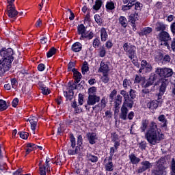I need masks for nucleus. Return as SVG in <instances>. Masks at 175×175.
<instances>
[{
    "mask_svg": "<svg viewBox=\"0 0 175 175\" xmlns=\"http://www.w3.org/2000/svg\"><path fill=\"white\" fill-rule=\"evenodd\" d=\"M141 165L137 169V173H143L144 172H146V170H148V169H151L152 167V165H151V163L148 161H144L141 162Z\"/></svg>",
    "mask_w": 175,
    "mask_h": 175,
    "instance_id": "nucleus-11",
    "label": "nucleus"
},
{
    "mask_svg": "<svg viewBox=\"0 0 175 175\" xmlns=\"http://www.w3.org/2000/svg\"><path fill=\"white\" fill-rule=\"evenodd\" d=\"M158 103H162V100H154L147 103V107L150 110H157L158 109Z\"/></svg>",
    "mask_w": 175,
    "mask_h": 175,
    "instance_id": "nucleus-16",
    "label": "nucleus"
},
{
    "mask_svg": "<svg viewBox=\"0 0 175 175\" xmlns=\"http://www.w3.org/2000/svg\"><path fill=\"white\" fill-rule=\"evenodd\" d=\"M165 91H166V83L163 82L160 86L159 93L158 95V100L162 98V96L165 94Z\"/></svg>",
    "mask_w": 175,
    "mask_h": 175,
    "instance_id": "nucleus-22",
    "label": "nucleus"
},
{
    "mask_svg": "<svg viewBox=\"0 0 175 175\" xmlns=\"http://www.w3.org/2000/svg\"><path fill=\"white\" fill-rule=\"evenodd\" d=\"M27 121L29 122L33 133H35L36 126L38 125V118L36 116H31Z\"/></svg>",
    "mask_w": 175,
    "mask_h": 175,
    "instance_id": "nucleus-14",
    "label": "nucleus"
},
{
    "mask_svg": "<svg viewBox=\"0 0 175 175\" xmlns=\"http://www.w3.org/2000/svg\"><path fill=\"white\" fill-rule=\"evenodd\" d=\"M147 128H148V130ZM140 129L141 132H146V131L145 139H146L150 144L155 146L157 143H159L163 139L162 131L158 128V125L154 121L150 122L147 119L143 120L141 123Z\"/></svg>",
    "mask_w": 175,
    "mask_h": 175,
    "instance_id": "nucleus-1",
    "label": "nucleus"
},
{
    "mask_svg": "<svg viewBox=\"0 0 175 175\" xmlns=\"http://www.w3.org/2000/svg\"><path fill=\"white\" fill-rule=\"evenodd\" d=\"M105 47H107V49H111V47H113V42H111V41L109 40L105 43Z\"/></svg>",
    "mask_w": 175,
    "mask_h": 175,
    "instance_id": "nucleus-61",
    "label": "nucleus"
},
{
    "mask_svg": "<svg viewBox=\"0 0 175 175\" xmlns=\"http://www.w3.org/2000/svg\"><path fill=\"white\" fill-rule=\"evenodd\" d=\"M101 80L104 84H107L110 81V78L109 77V73L103 74L101 77Z\"/></svg>",
    "mask_w": 175,
    "mask_h": 175,
    "instance_id": "nucleus-38",
    "label": "nucleus"
},
{
    "mask_svg": "<svg viewBox=\"0 0 175 175\" xmlns=\"http://www.w3.org/2000/svg\"><path fill=\"white\" fill-rule=\"evenodd\" d=\"M119 24H120L123 28H126L128 25V21L126 20V18H125V16H120Z\"/></svg>",
    "mask_w": 175,
    "mask_h": 175,
    "instance_id": "nucleus-31",
    "label": "nucleus"
},
{
    "mask_svg": "<svg viewBox=\"0 0 175 175\" xmlns=\"http://www.w3.org/2000/svg\"><path fill=\"white\" fill-rule=\"evenodd\" d=\"M86 157L88 158V160L90 161V162H92L93 163H96V161H98V157L95 155L88 154Z\"/></svg>",
    "mask_w": 175,
    "mask_h": 175,
    "instance_id": "nucleus-34",
    "label": "nucleus"
},
{
    "mask_svg": "<svg viewBox=\"0 0 175 175\" xmlns=\"http://www.w3.org/2000/svg\"><path fill=\"white\" fill-rule=\"evenodd\" d=\"M116 151H117V150H116L115 147H111L110 148L109 159H110V160L113 159V155H114Z\"/></svg>",
    "mask_w": 175,
    "mask_h": 175,
    "instance_id": "nucleus-47",
    "label": "nucleus"
},
{
    "mask_svg": "<svg viewBox=\"0 0 175 175\" xmlns=\"http://www.w3.org/2000/svg\"><path fill=\"white\" fill-rule=\"evenodd\" d=\"M109 71H110V68H109V66L105 64V62H101L100 64V68L98 72H100L103 75V74L109 73Z\"/></svg>",
    "mask_w": 175,
    "mask_h": 175,
    "instance_id": "nucleus-17",
    "label": "nucleus"
},
{
    "mask_svg": "<svg viewBox=\"0 0 175 175\" xmlns=\"http://www.w3.org/2000/svg\"><path fill=\"white\" fill-rule=\"evenodd\" d=\"M105 7L107 10H114V9H116L113 1L107 2Z\"/></svg>",
    "mask_w": 175,
    "mask_h": 175,
    "instance_id": "nucleus-42",
    "label": "nucleus"
},
{
    "mask_svg": "<svg viewBox=\"0 0 175 175\" xmlns=\"http://www.w3.org/2000/svg\"><path fill=\"white\" fill-rule=\"evenodd\" d=\"M77 144L79 146H81V144H83V136H81V135L78 136Z\"/></svg>",
    "mask_w": 175,
    "mask_h": 175,
    "instance_id": "nucleus-60",
    "label": "nucleus"
},
{
    "mask_svg": "<svg viewBox=\"0 0 175 175\" xmlns=\"http://www.w3.org/2000/svg\"><path fill=\"white\" fill-rule=\"evenodd\" d=\"M135 10H142V8H143V5L140 3V2H134V5Z\"/></svg>",
    "mask_w": 175,
    "mask_h": 175,
    "instance_id": "nucleus-50",
    "label": "nucleus"
},
{
    "mask_svg": "<svg viewBox=\"0 0 175 175\" xmlns=\"http://www.w3.org/2000/svg\"><path fill=\"white\" fill-rule=\"evenodd\" d=\"M117 95V90H113L111 94H109V98L111 99V100H114V96Z\"/></svg>",
    "mask_w": 175,
    "mask_h": 175,
    "instance_id": "nucleus-55",
    "label": "nucleus"
},
{
    "mask_svg": "<svg viewBox=\"0 0 175 175\" xmlns=\"http://www.w3.org/2000/svg\"><path fill=\"white\" fill-rule=\"evenodd\" d=\"M8 109V105L6 101L3 100H0V111H3Z\"/></svg>",
    "mask_w": 175,
    "mask_h": 175,
    "instance_id": "nucleus-39",
    "label": "nucleus"
},
{
    "mask_svg": "<svg viewBox=\"0 0 175 175\" xmlns=\"http://www.w3.org/2000/svg\"><path fill=\"white\" fill-rule=\"evenodd\" d=\"M152 32V28L151 27H145L144 28L141 32H139V36H148L149 33H151Z\"/></svg>",
    "mask_w": 175,
    "mask_h": 175,
    "instance_id": "nucleus-27",
    "label": "nucleus"
},
{
    "mask_svg": "<svg viewBox=\"0 0 175 175\" xmlns=\"http://www.w3.org/2000/svg\"><path fill=\"white\" fill-rule=\"evenodd\" d=\"M157 120L160 121V122H162L163 124H161V128H164V129H167V120L166 119V116L165 115H160Z\"/></svg>",
    "mask_w": 175,
    "mask_h": 175,
    "instance_id": "nucleus-20",
    "label": "nucleus"
},
{
    "mask_svg": "<svg viewBox=\"0 0 175 175\" xmlns=\"http://www.w3.org/2000/svg\"><path fill=\"white\" fill-rule=\"evenodd\" d=\"M157 57H159V59L161 61L162 64L164 65L166 64H169L172 58L169 55H163L161 53H159Z\"/></svg>",
    "mask_w": 175,
    "mask_h": 175,
    "instance_id": "nucleus-13",
    "label": "nucleus"
},
{
    "mask_svg": "<svg viewBox=\"0 0 175 175\" xmlns=\"http://www.w3.org/2000/svg\"><path fill=\"white\" fill-rule=\"evenodd\" d=\"M7 14L9 18H12L13 20H16V18H17L18 12L16 10L14 4H8L7 5Z\"/></svg>",
    "mask_w": 175,
    "mask_h": 175,
    "instance_id": "nucleus-9",
    "label": "nucleus"
},
{
    "mask_svg": "<svg viewBox=\"0 0 175 175\" xmlns=\"http://www.w3.org/2000/svg\"><path fill=\"white\" fill-rule=\"evenodd\" d=\"M155 73L160 76V77H170L173 75V70L172 68H156Z\"/></svg>",
    "mask_w": 175,
    "mask_h": 175,
    "instance_id": "nucleus-7",
    "label": "nucleus"
},
{
    "mask_svg": "<svg viewBox=\"0 0 175 175\" xmlns=\"http://www.w3.org/2000/svg\"><path fill=\"white\" fill-rule=\"evenodd\" d=\"M150 94H151V90L145 88L141 92L142 96H143V98H147L148 99H150Z\"/></svg>",
    "mask_w": 175,
    "mask_h": 175,
    "instance_id": "nucleus-30",
    "label": "nucleus"
},
{
    "mask_svg": "<svg viewBox=\"0 0 175 175\" xmlns=\"http://www.w3.org/2000/svg\"><path fill=\"white\" fill-rule=\"evenodd\" d=\"M130 19L131 20V21H136V20H137V14H131L130 15Z\"/></svg>",
    "mask_w": 175,
    "mask_h": 175,
    "instance_id": "nucleus-62",
    "label": "nucleus"
},
{
    "mask_svg": "<svg viewBox=\"0 0 175 175\" xmlns=\"http://www.w3.org/2000/svg\"><path fill=\"white\" fill-rule=\"evenodd\" d=\"M166 27H165V25L163 24H159V26L157 27V31H165V29Z\"/></svg>",
    "mask_w": 175,
    "mask_h": 175,
    "instance_id": "nucleus-58",
    "label": "nucleus"
},
{
    "mask_svg": "<svg viewBox=\"0 0 175 175\" xmlns=\"http://www.w3.org/2000/svg\"><path fill=\"white\" fill-rule=\"evenodd\" d=\"M147 147V143L146 142H142L139 144V148L141 150H146V148Z\"/></svg>",
    "mask_w": 175,
    "mask_h": 175,
    "instance_id": "nucleus-56",
    "label": "nucleus"
},
{
    "mask_svg": "<svg viewBox=\"0 0 175 175\" xmlns=\"http://www.w3.org/2000/svg\"><path fill=\"white\" fill-rule=\"evenodd\" d=\"M94 20L98 25H102V24H103V21H102V18H100V16L98 14H96L94 16Z\"/></svg>",
    "mask_w": 175,
    "mask_h": 175,
    "instance_id": "nucleus-44",
    "label": "nucleus"
},
{
    "mask_svg": "<svg viewBox=\"0 0 175 175\" xmlns=\"http://www.w3.org/2000/svg\"><path fill=\"white\" fill-rule=\"evenodd\" d=\"M50 161L51 159L46 157L45 165H42V161L39 163V169H40V175H46V173H51V170H50Z\"/></svg>",
    "mask_w": 175,
    "mask_h": 175,
    "instance_id": "nucleus-6",
    "label": "nucleus"
},
{
    "mask_svg": "<svg viewBox=\"0 0 175 175\" xmlns=\"http://www.w3.org/2000/svg\"><path fill=\"white\" fill-rule=\"evenodd\" d=\"M146 83V78L143 77H140L139 75H136L135 80H134V83L135 84H139V83Z\"/></svg>",
    "mask_w": 175,
    "mask_h": 175,
    "instance_id": "nucleus-33",
    "label": "nucleus"
},
{
    "mask_svg": "<svg viewBox=\"0 0 175 175\" xmlns=\"http://www.w3.org/2000/svg\"><path fill=\"white\" fill-rule=\"evenodd\" d=\"M158 78V77L157 76V75L153 74L151 75L148 81L152 83V84H154V83H155V81H157V79Z\"/></svg>",
    "mask_w": 175,
    "mask_h": 175,
    "instance_id": "nucleus-46",
    "label": "nucleus"
},
{
    "mask_svg": "<svg viewBox=\"0 0 175 175\" xmlns=\"http://www.w3.org/2000/svg\"><path fill=\"white\" fill-rule=\"evenodd\" d=\"M103 2L101 1V0H96L95 1V5H93V9L94 10H99L100 8H102V4Z\"/></svg>",
    "mask_w": 175,
    "mask_h": 175,
    "instance_id": "nucleus-35",
    "label": "nucleus"
},
{
    "mask_svg": "<svg viewBox=\"0 0 175 175\" xmlns=\"http://www.w3.org/2000/svg\"><path fill=\"white\" fill-rule=\"evenodd\" d=\"M11 85L12 88H16L17 87V80H16V79L11 80Z\"/></svg>",
    "mask_w": 175,
    "mask_h": 175,
    "instance_id": "nucleus-59",
    "label": "nucleus"
},
{
    "mask_svg": "<svg viewBox=\"0 0 175 175\" xmlns=\"http://www.w3.org/2000/svg\"><path fill=\"white\" fill-rule=\"evenodd\" d=\"M78 35H81L80 40L83 39H92L94 38V33L92 31L89 32L85 29V26L83 24H81L77 27Z\"/></svg>",
    "mask_w": 175,
    "mask_h": 175,
    "instance_id": "nucleus-5",
    "label": "nucleus"
},
{
    "mask_svg": "<svg viewBox=\"0 0 175 175\" xmlns=\"http://www.w3.org/2000/svg\"><path fill=\"white\" fill-rule=\"evenodd\" d=\"M96 107H98V110L100 111H102L105 107H106V99L102 98L100 103H98L97 105H95L93 107V110H95Z\"/></svg>",
    "mask_w": 175,
    "mask_h": 175,
    "instance_id": "nucleus-24",
    "label": "nucleus"
},
{
    "mask_svg": "<svg viewBox=\"0 0 175 175\" xmlns=\"http://www.w3.org/2000/svg\"><path fill=\"white\" fill-rule=\"evenodd\" d=\"M135 1H136V0H122V2H123V3H124V4L128 3V5H134Z\"/></svg>",
    "mask_w": 175,
    "mask_h": 175,
    "instance_id": "nucleus-53",
    "label": "nucleus"
},
{
    "mask_svg": "<svg viewBox=\"0 0 175 175\" xmlns=\"http://www.w3.org/2000/svg\"><path fill=\"white\" fill-rule=\"evenodd\" d=\"M132 84V82H131V80L125 79L123 81V88H124V90H127L128 87H131Z\"/></svg>",
    "mask_w": 175,
    "mask_h": 175,
    "instance_id": "nucleus-41",
    "label": "nucleus"
},
{
    "mask_svg": "<svg viewBox=\"0 0 175 175\" xmlns=\"http://www.w3.org/2000/svg\"><path fill=\"white\" fill-rule=\"evenodd\" d=\"M128 107H125V104L122 105L120 109V118L124 121L128 119Z\"/></svg>",
    "mask_w": 175,
    "mask_h": 175,
    "instance_id": "nucleus-12",
    "label": "nucleus"
},
{
    "mask_svg": "<svg viewBox=\"0 0 175 175\" xmlns=\"http://www.w3.org/2000/svg\"><path fill=\"white\" fill-rule=\"evenodd\" d=\"M146 73H150L152 70V66L150 62H148L147 60L143 59L141 62V67L139 70V73H143V70H144Z\"/></svg>",
    "mask_w": 175,
    "mask_h": 175,
    "instance_id": "nucleus-10",
    "label": "nucleus"
},
{
    "mask_svg": "<svg viewBox=\"0 0 175 175\" xmlns=\"http://www.w3.org/2000/svg\"><path fill=\"white\" fill-rule=\"evenodd\" d=\"M99 44H100V40L98 38L94 39L93 41V47L96 49V47L99 46Z\"/></svg>",
    "mask_w": 175,
    "mask_h": 175,
    "instance_id": "nucleus-51",
    "label": "nucleus"
},
{
    "mask_svg": "<svg viewBox=\"0 0 175 175\" xmlns=\"http://www.w3.org/2000/svg\"><path fill=\"white\" fill-rule=\"evenodd\" d=\"M18 105V99L17 98H15L12 100V107H17V105Z\"/></svg>",
    "mask_w": 175,
    "mask_h": 175,
    "instance_id": "nucleus-63",
    "label": "nucleus"
},
{
    "mask_svg": "<svg viewBox=\"0 0 175 175\" xmlns=\"http://www.w3.org/2000/svg\"><path fill=\"white\" fill-rule=\"evenodd\" d=\"M121 103H122V96L118 94L114 100V107L116 110H118V109H120V105H121Z\"/></svg>",
    "mask_w": 175,
    "mask_h": 175,
    "instance_id": "nucleus-23",
    "label": "nucleus"
},
{
    "mask_svg": "<svg viewBox=\"0 0 175 175\" xmlns=\"http://www.w3.org/2000/svg\"><path fill=\"white\" fill-rule=\"evenodd\" d=\"M69 155H76L80 152V147L76 146H71L68 150Z\"/></svg>",
    "mask_w": 175,
    "mask_h": 175,
    "instance_id": "nucleus-19",
    "label": "nucleus"
},
{
    "mask_svg": "<svg viewBox=\"0 0 175 175\" xmlns=\"http://www.w3.org/2000/svg\"><path fill=\"white\" fill-rule=\"evenodd\" d=\"M100 38L102 42H106L107 38H109V35H107V31H106V29L102 27L100 30Z\"/></svg>",
    "mask_w": 175,
    "mask_h": 175,
    "instance_id": "nucleus-25",
    "label": "nucleus"
},
{
    "mask_svg": "<svg viewBox=\"0 0 175 175\" xmlns=\"http://www.w3.org/2000/svg\"><path fill=\"white\" fill-rule=\"evenodd\" d=\"M120 94L122 95V96L124 97V100H127V99H129V94H128V92H126V91L122 90L120 92Z\"/></svg>",
    "mask_w": 175,
    "mask_h": 175,
    "instance_id": "nucleus-49",
    "label": "nucleus"
},
{
    "mask_svg": "<svg viewBox=\"0 0 175 175\" xmlns=\"http://www.w3.org/2000/svg\"><path fill=\"white\" fill-rule=\"evenodd\" d=\"M72 72L74 73L75 83L78 84V83H80L83 76L81 75V73L79 72V71L76 70L75 68L72 69Z\"/></svg>",
    "mask_w": 175,
    "mask_h": 175,
    "instance_id": "nucleus-21",
    "label": "nucleus"
},
{
    "mask_svg": "<svg viewBox=\"0 0 175 175\" xmlns=\"http://www.w3.org/2000/svg\"><path fill=\"white\" fill-rule=\"evenodd\" d=\"M123 105H125V107H129V109H132L133 107V100L128 98L127 100H124Z\"/></svg>",
    "mask_w": 175,
    "mask_h": 175,
    "instance_id": "nucleus-36",
    "label": "nucleus"
},
{
    "mask_svg": "<svg viewBox=\"0 0 175 175\" xmlns=\"http://www.w3.org/2000/svg\"><path fill=\"white\" fill-rule=\"evenodd\" d=\"M86 137L90 144H95L96 140H98V137H96V133H88Z\"/></svg>",
    "mask_w": 175,
    "mask_h": 175,
    "instance_id": "nucleus-15",
    "label": "nucleus"
},
{
    "mask_svg": "<svg viewBox=\"0 0 175 175\" xmlns=\"http://www.w3.org/2000/svg\"><path fill=\"white\" fill-rule=\"evenodd\" d=\"M132 6H133V5H132L131 4H127L126 5H123L122 7V10H123L124 12H125L126 10H129V9H131L132 8Z\"/></svg>",
    "mask_w": 175,
    "mask_h": 175,
    "instance_id": "nucleus-57",
    "label": "nucleus"
},
{
    "mask_svg": "<svg viewBox=\"0 0 175 175\" xmlns=\"http://www.w3.org/2000/svg\"><path fill=\"white\" fill-rule=\"evenodd\" d=\"M112 159H108V163L105 165V170L107 172H113L114 170V165H113V162H111Z\"/></svg>",
    "mask_w": 175,
    "mask_h": 175,
    "instance_id": "nucleus-29",
    "label": "nucleus"
},
{
    "mask_svg": "<svg viewBox=\"0 0 175 175\" xmlns=\"http://www.w3.org/2000/svg\"><path fill=\"white\" fill-rule=\"evenodd\" d=\"M100 100V97L98 96L95 94H89L88 99L87 100V105L85 107L87 110H90V107L88 106H94V105H96Z\"/></svg>",
    "mask_w": 175,
    "mask_h": 175,
    "instance_id": "nucleus-8",
    "label": "nucleus"
},
{
    "mask_svg": "<svg viewBox=\"0 0 175 175\" xmlns=\"http://www.w3.org/2000/svg\"><path fill=\"white\" fill-rule=\"evenodd\" d=\"M0 55L3 58L0 60V76L2 77L8 70L10 69L12 62L14 58L13 57V49L8 48L3 49L0 51Z\"/></svg>",
    "mask_w": 175,
    "mask_h": 175,
    "instance_id": "nucleus-2",
    "label": "nucleus"
},
{
    "mask_svg": "<svg viewBox=\"0 0 175 175\" xmlns=\"http://www.w3.org/2000/svg\"><path fill=\"white\" fill-rule=\"evenodd\" d=\"M129 158L132 163V165H137L140 162V159L137 157L135 154L132 153L129 156Z\"/></svg>",
    "mask_w": 175,
    "mask_h": 175,
    "instance_id": "nucleus-26",
    "label": "nucleus"
},
{
    "mask_svg": "<svg viewBox=\"0 0 175 175\" xmlns=\"http://www.w3.org/2000/svg\"><path fill=\"white\" fill-rule=\"evenodd\" d=\"M78 102L81 105H82L83 103H84V96H83L81 94H79Z\"/></svg>",
    "mask_w": 175,
    "mask_h": 175,
    "instance_id": "nucleus-52",
    "label": "nucleus"
},
{
    "mask_svg": "<svg viewBox=\"0 0 175 175\" xmlns=\"http://www.w3.org/2000/svg\"><path fill=\"white\" fill-rule=\"evenodd\" d=\"M158 39L159 40L160 46H165L170 49V45H169V42L172 40V37H170V34L167 33V31H162L158 34Z\"/></svg>",
    "mask_w": 175,
    "mask_h": 175,
    "instance_id": "nucleus-3",
    "label": "nucleus"
},
{
    "mask_svg": "<svg viewBox=\"0 0 175 175\" xmlns=\"http://www.w3.org/2000/svg\"><path fill=\"white\" fill-rule=\"evenodd\" d=\"M18 135L20 137H21V139H24L25 140H26V139H28L29 134L27 132H19Z\"/></svg>",
    "mask_w": 175,
    "mask_h": 175,
    "instance_id": "nucleus-48",
    "label": "nucleus"
},
{
    "mask_svg": "<svg viewBox=\"0 0 175 175\" xmlns=\"http://www.w3.org/2000/svg\"><path fill=\"white\" fill-rule=\"evenodd\" d=\"M171 49L175 52V38L172 39L171 42Z\"/></svg>",
    "mask_w": 175,
    "mask_h": 175,
    "instance_id": "nucleus-64",
    "label": "nucleus"
},
{
    "mask_svg": "<svg viewBox=\"0 0 175 175\" xmlns=\"http://www.w3.org/2000/svg\"><path fill=\"white\" fill-rule=\"evenodd\" d=\"M81 49H82V45H81V43L80 42H75L72 46V50L75 53H79V51H81Z\"/></svg>",
    "mask_w": 175,
    "mask_h": 175,
    "instance_id": "nucleus-28",
    "label": "nucleus"
},
{
    "mask_svg": "<svg viewBox=\"0 0 175 175\" xmlns=\"http://www.w3.org/2000/svg\"><path fill=\"white\" fill-rule=\"evenodd\" d=\"M65 161V157L61 155L56 156L55 159H52L53 163H56V165H59V166H62Z\"/></svg>",
    "mask_w": 175,
    "mask_h": 175,
    "instance_id": "nucleus-18",
    "label": "nucleus"
},
{
    "mask_svg": "<svg viewBox=\"0 0 175 175\" xmlns=\"http://www.w3.org/2000/svg\"><path fill=\"white\" fill-rule=\"evenodd\" d=\"M57 53V49L54 47H52L46 53L47 58H51Z\"/></svg>",
    "mask_w": 175,
    "mask_h": 175,
    "instance_id": "nucleus-40",
    "label": "nucleus"
},
{
    "mask_svg": "<svg viewBox=\"0 0 175 175\" xmlns=\"http://www.w3.org/2000/svg\"><path fill=\"white\" fill-rule=\"evenodd\" d=\"M106 55V49L105 47L102 46L99 49V57H101V58H103Z\"/></svg>",
    "mask_w": 175,
    "mask_h": 175,
    "instance_id": "nucleus-45",
    "label": "nucleus"
},
{
    "mask_svg": "<svg viewBox=\"0 0 175 175\" xmlns=\"http://www.w3.org/2000/svg\"><path fill=\"white\" fill-rule=\"evenodd\" d=\"M82 73L85 75L88 70H90V67H88V63L87 62H84L81 68Z\"/></svg>",
    "mask_w": 175,
    "mask_h": 175,
    "instance_id": "nucleus-37",
    "label": "nucleus"
},
{
    "mask_svg": "<svg viewBox=\"0 0 175 175\" xmlns=\"http://www.w3.org/2000/svg\"><path fill=\"white\" fill-rule=\"evenodd\" d=\"M171 175H175V161L174 159H172V172Z\"/></svg>",
    "mask_w": 175,
    "mask_h": 175,
    "instance_id": "nucleus-54",
    "label": "nucleus"
},
{
    "mask_svg": "<svg viewBox=\"0 0 175 175\" xmlns=\"http://www.w3.org/2000/svg\"><path fill=\"white\" fill-rule=\"evenodd\" d=\"M40 88L43 95H49V94H50V90H49V88L46 87L44 85H40Z\"/></svg>",
    "mask_w": 175,
    "mask_h": 175,
    "instance_id": "nucleus-32",
    "label": "nucleus"
},
{
    "mask_svg": "<svg viewBox=\"0 0 175 175\" xmlns=\"http://www.w3.org/2000/svg\"><path fill=\"white\" fill-rule=\"evenodd\" d=\"M113 117V112L110 110H107L105 113V116H103V118H106V120H109Z\"/></svg>",
    "mask_w": 175,
    "mask_h": 175,
    "instance_id": "nucleus-43",
    "label": "nucleus"
},
{
    "mask_svg": "<svg viewBox=\"0 0 175 175\" xmlns=\"http://www.w3.org/2000/svg\"><path fill=\"white\" fill-rule=\"evenodd\" d=\"M123 49L130 59L136 58V46L126 42L123 44Z\"/></svg>",
    "mask_w": 175,
    "mask_h": 175,
    "instance_id": "nucleus-4",
    "label": "nucleus"
}]
</instances>
